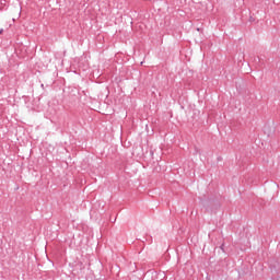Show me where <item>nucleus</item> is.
<instances>
[{
  "label": "nucleus",
  "mask_w": 280,
  "mask_h": 280,
  "mask_svg": "<svg viewBox=\"0 0 280 280\" xmlns=\"http://www.w3.org/2000/svg\"><path fill=\"white\" fill-rule=\"evenodd\" d=\"M220 248H221V250L224 252V244H222V245L220 246Z\"/></svg>",
  "instance_id": "1"
},
{
  "label": "nucleus",
  "mask_w": 280,
  "mask_h": 280,
  "mask_svg": "<svg viewBox=\"0 0 280 280\" xmlns=\"http://www.w3.org/2000/svg\"><path fill=\"white\" fill-rule=\"evenodd\" d=\"M254 60H255V62H257V61L259 62V57H256Z\"/></svg>",
  "instance_id": "2"
},
{
  "label": "nucleus",
  "mask_w": 280,
  "mask_h": 280,
  "mask_svg": "<svg viewBox=\"0 0 280 280\" xmlns=\"http://www.w3.org/2000/svg\"><path fill=\"white\" fill-rule=\"evenodd\" d=\"M0 34H3V28L0 30Z\"/></svg>",
  "instance_id": "3"
}]
</instances>
